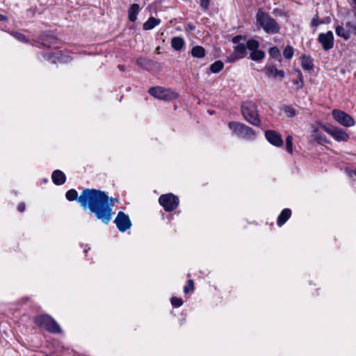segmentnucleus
I'll return each instance as SVG.
<instances>
[{"label":"nucleus","mask_w":356,"mask_h":356,"mask_svg":"<svg viewBox=\"0 0 356 356\" xmlns=\"http://www.w3.org/2000/svg\"><path fill=\"white\" fill-rule=\"evenodd\" d=\"M185 44V41L181 37H174L171 39V46L176 51H180Z\"/></svg>","instance_id":"nucleus-21"},{"label":"nucleus","mask_w":356,"mask_h":356,"mask_svg":"<svg viewBox=\"0 0 356 356\" xmlns=\"http://www.w3.org/2000/svg\"><path fill=\"white\" fill-rule=\"evenodd\" d=\"M65 197L69 201L77 200L83 209H89L98 220L106 225L112 219V207L115 202H118L117 198L109 197L105 192L97 189L86 188L79 197L76 190L70 189Z\"/></svg>","instance_id":"nucleus-1"},{"label":"nucleus","mask_w":356,"mask_h":356,"mask_svg":"<svg viewBox=\"0 0 356 356\" xmlns=\"http://www.w3.org/2000/svg\"><path fill=\"white\" fill-rule=\"evenodd\" d=\"M224 67V63L221 60H216L210 65V71L212 73H218Z\"/></svg>","instance_id":"nucleus-25"},{"label":"nucleus","mask_w":356,"mask_h":356,"mask_svg":"<svg viewBox=\"0 0 356 356\" xmlns=\"http://www.w3.org/2000/svg\"><path fill=\"white\" fill-rule=\"evenodd\" d=\"M14 36L16 38L17 40H18L20 42H27L28 40H26L24 35L19 33H15L14 34Z\"/></svg>","instance_id":"nucleus-35"},{"label":"nucleus","mask_w":356,"mask_h":356,"mask_svg":"<svg viewBox=\"0 0 356 356\" xmlns=\"http://www.w3.org/2000/svg\"><path fill=\"white\" fill-rule=\"evenodd\" d=\"M335 32L338 36L341 37L345 40H348L350 38V32L341 26H337L335 29Z\"/></svg>","instance_id":"nucleus-24"},{"label":"nucleus","mask_w":356,"mask_h":356,"mask_svg":"<svg viewBox=\"0 0 356 356\" xmlns=\"http://www.w3.org/2000/svg\"><path fill=\"white\" fill-rule=\"evenodd\" d=\"M191 55L194 58H202L205 56V49L202 46H195L191 49Z\"/></svg>","instance_id":"nucleus-22"},{"label":"nucleus","mask_w":356,"mask_h":356,"mask_svg":"<svg viewBox=\"0 0 356 356\" xmlns=\"http://www.w3.org/2000/svg\"><path fill=\"white\" fill-rule=\"evenodd\" d=\"M325 24V22L323 20L319 19L317 15L315 17H314L312 19V22H311V25L313 27H317L318 26H319L320 24Z\"/></svg>","instance_id":"nucleus-32"},{"label":"nucleus","mask_w":356,"mask_h":356,"mask_svg":"<svg viewBox=\"0 0 356 356\" xmlns=\"http://www.w3.org/2000/svg\"><path fill=\"white\" fill-rule=\"evenodd\" d=\"M4 18H5V17H4V16H3V15H0V21H1V20H3Z\"/></svg>","instance_id":"nucleus-43"},{"label":"nucleus","mask_w":356,"mask_h":356,"mask_svg":"<svg viewBox=\"0 0 356 356\" xmlns=\"http://www.w3.org/2000/svg\"><path fill=\"white\" fill-rule=\"evenodd\" d=\"M118 68L121 70V71H124V65H118Z\"/></svg>","instance_id":"nucleus-41"},{"label":"nucleus","mask_w":356,"mask_h":356,"mask_svg":"<svg viewBox=\"0 0 356 356\" xmlns=\"http://www.w3.org/2000/svg\"><path fill=\"white\" fill-rule=\"evenodd\" d=\"M349 176L352 178L356 179V170H352L349 172Z\"/></svg>","instance_id":"nucleus-39"},{"label":"nucleus","mask_w":356,"mask_h":356,"mask_svg":"<svg viewBox=\"0 0 356 356\" xmlns=\"http://www.w3.org/2000/svg\"><path fill=\"white\" fill-rule=\"evenodd\" d=\"M159 202L165 211H172L175 210L179 204L178 197L172 193L161 195Z\"/></svg>","instance_id":"nucleus-8"},{"label":"nucleus","mask_w":356,"mask_h":356,"mask_svg":"<svg viewBox=\"0 0 356 356\" xmlns=\"http://www.w3.org/2000/svg\"><path fill=\"white\" fill-rule=\"evenodd\" d=\"M35 323L40 327L52 333H60L61 329L57 322L49 315L45 314L34 318Z\"/></svg>","instance_id":"nucleus-4"},{"label":"nucleus","mask_w":356,"mask_h":356,"mask_svg":"<svg viewBox=\"0 0 356 356\" xmlns=\"http://www.w3.org/2000/svg\"><path fill=\"white\" fill-rule=\"evenodd\" d=\"M117 228L121 232H124L131 227V220L127 214L123 211H119L114 220Z\"/></svg>","instance_id":"nucleus-11"},{"label":"nucleus","mask_w":356,"mask_h":356,"mask_svg":"<svg viewBox=\"0 0 356 356\" xmlns=\"http://www.w3.org/2000/svg\"><path fill=\"white\" fill-rule=\"evenodd\" d=\"M160 22L161 20L159 19L151 17L143 24V28L144 30H152L159 25Z\"/></svg>","instance_id":"nucleus-20"},{"label":"nucleus","mask_w":356,"mask_h":356,"mask_svg":"<svg viewBox=\"0 0 356 356\" xmlns=\"http://www.w3.org/2000/svg\"><path fill=\"white\" fill-rule=\"evenodd\" d=\"M241 113L244 119L255 127H260L261 120L259 118L257 106L253 102H244L241 106Z\"/></svg>","instance_id":"nucleus-3"},{"label":"nucleus","mask_w":356,"mask_h":356,"mask_svg":"<svg viewBox=\"0 0 356 356\" xmlns=\"http://www.w3.org/2000/svg\"><path fill=\"white\" fill-rule=\"evenodd\" d=\"M210 4L209 0H200V6L204 10H207L209 9Z\"/></svg>","instance_id":"nucleus-36"},{"label":"nucleus","mask_w":356,"mask_h":356,"mask_svg":"<svg viewBox=\"0 0 356 356\" xmlns=\"http://www.w3.org/2000/svg\"><path fill=\"white\" fill-rule=\"evenodd\" d=\"M194 289V282L192 280H189L188 281V284L184 286V291L185 293H189V291H193Z\"/></svg>","instance_id":"nucleus-31"},{"label":"nucleus","mask_w":356,"mask_h":356,"mask_svg":"<svg viewBox=\"0 0 356 356\" xmlns=\"http://www.w3.org/2000/svg\"><path fill=\"white\" fill-rule=\"evenodd\" d=\"M256 21L257 24L261 27L266 33L276 34L280 32V26L278 22L261 9L257 12Z\"/></svg>","instance_id":"nucleus-2"},{"label":"nucleus","mask_w":356,"mask_h":356,"mask_svg":"<svg viewBox=\"0 0 356 356\" xmlns=\"http://www.w3.org/2000/svg\"><path fill=\"white\" fill-rule=\"evenodd\" d=\"M265 72L267 76L276 78L279 76L281 78H284L285 72L282 70H277L275 66H269L265 67Z\"/></svg>","instance_id":"nucleus-15"},{"label":"nucleus","mask_w":356,"mask_h":356,"mask_svg":"<svg viewBox=\"0 0 356 356\" xmlns=\"http://www.w3.org/2000/svg\"><path fill=\"white\" fill-rule=\"evenodd\" d=\"M298 79L296 81H293V83L302 88L304 86L303 75L300 70L298 71Z\"/></svg>","instance_id":"nucleus-30"},{"label":"nucleus","mask_w":356,"mask_h":356,"mask_svg":"<svg viewBox=\"0 0 356 356\" xmlns=\"http://www.w3.org/2000/svg\"><path fill=\"white\" fill-rule=\"evenodd\" d=\"M136 63L143 68L149 69L152 66V60L146 58L140 57L137 58Z\"/></svg>","instance_id":"nucleus-23"},{"label":"nucleus","mask_w":356,"mask_h":356,"mask_svg":"<svg viewBox=\"0 0 356 356\" xmlns=\"http://www.w3.org/2000/svg\"><path fill=\"white\" fill-rule=\"evenodd\" d=\"M248 42L246 44L244 43H239L234 47V54L228 58L229 62H234L236 60L244 58L247 55Z\"/></svg>","instance_id":"nucleus-13"},{"label":"nucleus","mask_w":356,"mask_h":356,"mask_svg":"<svg viewBox=\"0 0 356 356\" xmlns=\"http://www.w3.org/2000/svg\"><path fill=\"white\" fill-rule=\"evenodd\" d=\"M243 40H245V36L241 35H236L232 38V42L234 44H239L240 41Z\"/></svg>","instance_id":"nucleus-37"},{"label":"nucleus","mask_w":356,"mask_h":356,"mask_svg":"<svg viewBox=\"0 0 356 356\" xmlns=\"http://www.w3.org/2000/svg\"><path fill=\"white\" fill-rule=\"evenodd\" d=\"M325 23H330V19L329 17L326 18V19L324 20Z\"/></svg>","instance_id":"nucleus-42"},{"label":"nucleus","mask_w":356,"mask_h":356,"mask_svg":"<svg viewBox=\"0 0 356 356\" xmlns=\"http://www.w3.org/2000/svg\"><path fill=\"white\" fill-rule=\"evenodd\" d=\"M318 41L325 51H328L334 47V35L331 31L321 33L318 36Z\"/></svg>","instance_id":"nucleus-12"},{"label":"nucleus","mask_w":356,"mask_h":356,"mask_svg":"<svg viewBox=\"0 0 356 356\" xmlns=\"http://www.w3.org/2000/svg\"><path fill=\"white\" fill-rule=\"evenodd\" d=\"M268 53L271 57H277L280 55V51L277 47L270 48Z\"/></svg>","instance_id":"nucleus-33"},{"label":"nucleus","mask_w":356,"mask_h":356,"mask_svg":"<svg viewBox=\"0 0 356 356\" xmlns=\"http://www.w3.org/2000/svg\"><path fill=\"white\" fill-rule=\"evenodd\" d=\"M301 66L303 70L310 71L314 69L313 59L309 56L303 55L301 57Z\"/></svg>","instance_id":"nucleus-18"},{"label":"nucleus","mask_w":356,"mask_h":356,"mask_svg":"<svg viewBox=\"0 0 356 356\" xmlns=\"http://www.w3.org/2000/svg\"><path fill=\"white\" fill-rule=\"evenodd\" d=\"M18 211L20 212H23L25 210V204L22 202L18 205Z\"/></svg>","instance_id":"nucleus-38"},{"label":"nucleus","mask_w":356,"mask_h":356,"mask_svg":"<svg viewBox=\"0 0 356 356\" xmlns=\"http://www.w3.org/2000/svg\"><path fill=\"white\" fill-rule=\"evenodd\" d=\"M51 178L56 185H62L66 180L65 174L59 170H56L53 172Z\"/></svg>","instance_id":"nucleus-16"},{"label":"nucleus","mask_w":356,"mask_h":356,"mask_svg":"<svg viewBox=\"0 0 356 356\" xmlns=\"http://www.w3.org/2000/svg\"><path fill=\"white\" fill-rule=\"evenodd\" d=\"M187 26L188 28L190 29V30H194L195 29V26L193 25L192 24H187Z\"/></svg>","instance_id":"nucleus-40"},{"label":"nucleus","mask_w":356,"mask_h":356,"mask_svg":"<svg viewBox=\"0 0 356 356\" xmlns=\"http://www.w3.org/2000/svg\"><path fill=\"white\" fill-rule=\"evenodd\" d=\"M149 93L154 97L164 101H170L178 97V93L175 90L161 86L150 88L149 89Z\"/></svg>","instance_id":"nucleus-6"},{"label":"nucleus","mask_w":356,"mask_h":356,"mask_svg":"<svg viewBox=\"0 0 356 356\" xmlns=\"http://www.w3.org/2000/svg\"><path fill=\"white\" fill-rule=\"evenodd\" d=\"M317 131H318V129L314 128V133L315 134V135H314L315 140L320 143L327 142L326 138L324 136H322L321 134H318Z\"/></svg>","instance_id":"nucleus-28"},{"label":"nucleus","mask_w":356,"mask_h":356,"mask_svg":"<svg viewBox=\"0 0 356 356\" xmlns=\"http://www.w3.org/2000/svg\"><path fill=\"white\" fill-rule=\"evenodd\" d=\"M171 303L173 306H175L176 307H179L183 304V301L180 298H178L176 297H172L171 298Z\"/></svg>","instance_id":"nucleus-34"},{"label":"nucleus","mask_w":356,"mask_h":356,"mask_svg":"<svg viewBox=\"0 0 356 356\" xmlns=\"http://www.w3.org/2000/svg\"><path fill=\"white\" fill-rule=\"evenodd\" d=\"M291 215V211L289 209H283L277 218V225L279 227L282 226L290 218Z\"/></svg>","instance_id":"nucleus-19"},{"label":"nucleus","mask_w":356,"mask_h":356,"mask_svg":"<svg viewBox=\"0 0 356 356\" xmlns=\"http://www.w3.org/2000/svg\"><path fill=\"white\" fill-rule=\"evenodd\" d=\"M286 148L289 153H293V137L290 135L286 138Z\"/></svg>","instance_id":"nucleus-27"},{"label":"nucleus","mask_w":356,"mask_h":356,"mask_svg":"<svg viewBox=\"0 0 356 356\" xmlns=\"http://www.w3.org/2000/svg\"><path fill=\"white\" fill-rule=\"evenodd\" d=\"M265 136L267 140L276 147H281L283 145L282 136L278 132L273 130H268L265 132Z\"/></svg>","instance_id":"nucleus-14"},{"label":"nucleus","mask_w":356,"mask_h":356,"mask_svg":"<svg viewBox=\"0 0 356 356\" xmlns=\"http://www.w3.org/2000/svg\"><path fill=\"white\" fill-rule=\"evenodd\" d=\"M140 10V6L138 3H133L130 6L128 10V18L131 22H134L136 21Z\"/></svg>","instance_id":"nucleus-17"},{"label":"nucleus","mask_w":356,"mask_h":356,"mask_svg":"<svg viewBox=\"0 0 356 356\" xmlns=\"http://www.w3.org/2000/svg\"><path fill=\"white\" fill-rule=\"evenodd\" d=\"M293 54H294L293 48L290 45H287L283 51L284 57L288 60H290L292 58Z\"/></svg>","instance_id":"nucleus-26"},{"label":"nucleus","mask_w":356,"mask_h":356,"mask_svg":"<svg viewBox=\"0 0 356 356\" xmlns=\"http://www.w3.org/2000/svg\"><path fill=\"white\" fill-rule=\"evenodd\" d=\"M229 128L234 134L244 139H252L255 136L254 131L250 127L238 122L228 123Z\"/></svg>","instance_id":"nucleus-5"},{"label":"nucleus","mask_w":356,"mask_h":356,"mask_svg":"<svg viewBox=\"0 0 356 356\" xmlns=\"http://www.w3.org/2000/svg\"><path fill=\"white\" fill-rule=\"evenodd\" d=\"M321 127L338 142H346L350 138L348 134L341 128L331 124H321Z\"/></svg>","instance_id":"nucleus-7"},{"label":"nucleus","mask_w":356,"mask_h":356,"mask_svg":"<svg viewBox=\"0 0 356 356\" xmlns=\"http://www.w3.org/2000/svg\"><path fill=\"white\" fill-rule=\"evenodd\" d=\"M259 47V42L257 40L250 39L248 40V48L251 51L250 58L257 62L261 61L265 57V52L258 49Z\"/></svg>","instance_id":"nucleus-10"},{"label":"nucleus","mask_w":356,"mask_h":356,"mask_svg":"<svg viewBox=\"0 0 356 356\" xmlns=\"http://www.w3.org/2000/svg\"><path fill=\"white\" fill-rule=\"evenodd\" d=\"M332 115L336 122L343 127H353L355 124L354 119L343 111L334 109L332 111Z\"/></svg>","instance_id":"nucleus-9"},{"label":"nucleus","mask_w":356,"mask_h":356,"mask_svg":"<svg viewBox=\"0 0 356 356\" xmlns=\"http://www.w3.org/2000/svg\"><path fill=\"white\" fill-rule=\"evenodd\" d=\"M283 111L286 113V115L288 117H289V118H292V117H294L296 115V111H295V109H293V108H291V107H289L288 106H284Z\"/></svg>","instance_id":"nucleus-29"},{"label":"nucleus","mask_w":356,"mask_h":356,"mask_svg":"<svg viewBox=\"0 0 356 356\" xmlns=\"http://www.w3.org/2000/svg\"><path fill=\"white\" fill-rule=\"evenodd\" d=\"M353 3L355 5V7L356 8V0H353Z\"/></svg>","instance_id":"nucleus-44"}]
</instances>
